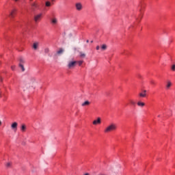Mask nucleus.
Instances as JSON below:
<instances>
[{"label":"nucleus","instance_id":"obj_1","mask_svg":"<svg viewBox=\"0 0 175 175\" xmlns=\"http://www.w3.org/2000/svg\"><path fill=\"white\" fill-rule=\"evenodd\" d=\"M117 130V125L114 123H112L109 125H108L107 127L104 129V133H109L113 131H116Z\"/></svg>","mask_w":175,"mask_h":175},{"label":"nucleus","instance_id":"obj_2","mask_svg":"<svg viewBox=\"0 0 175 175\" xmlns=\"http://www.w3.org/2000/svg\"><path fill=\"white\" fill-rule=\"evenodd\" d=\"M51 17H52V18H51V23H52L53 25H57V23H58V21H57V18H55V14H52Z\"/></svg>","mask_w":175,"mask_h":175},{"label":"nucleus","instance_id":"obj_3","mask_svg":"<svg viewBox=\"0 0 175 175\" xmlns=\"http://www.w3.org/2000/svg\"><path fill=\"white\" fill-rule=\"evenodd\" d=\"M75 8H77V10L81 11L83 9V5L81 4V3L78 2L75 3Z\"/></svg>","mask_w":175,"mask_h":175},{"label":"nucleus","instance_id":"obj_4","mask_svg":"<svg viewBox=\"0 0 175 175\" xmlns=\"http://www.w3.org/2000/svg\"><path fill=\"white\" fill-rule=\"evenodd\" d=\"M42 17V14H38V15H36L34 16V21L36 23H38V21H40L41 20Z\"/></svg>","mask_w":175,"mask_h":175},{"label":"nucleus","instance_id":"obj_5","mask_svg":"<svg viewBox=\"0 0 175 175\" xmlns=\"http://www.w3.org/2000/svg\"><path fill=\"white\" fill-rule=\"evenodd\" d=\"M172 83L171 81H167L166 84H165V89L166 90H170V88L172 87Z\"/></svg>","mask_w":175,"mask_h":175},{"label":"nucleus","instance_id":"obj_6","mask_svg":"<svg viewBox=\"0 0 175 175\" xmlns=\"http://www.w3.org/2000/svg\"><path fill=\"white\" fill-rule=\"evenodd\" d=\"M17 127H18V123L17 122H14L11 128L14 131H17Z\"/></svg>","mask_w":175,"mask_h":175},{"label":"nucleus","instance_id":"obj_7","mask_svg":"<svg viewBox=\"0 0 175 175\" xmlns=\"http://www.w3.org/2000/svg\"><path fill=\"white\" fill-rule=\"evenodd\" d=\"M77 63V62H70V63H68V68L70 69L72 68H74Z\"/></svg>","mask_w":175,"mask_h":175},{"label":"nucleus","instance_id":"obj_8","mask_svg":"<svg viewBox=\"0 0 175 175\" xmlns=\"http://www.w3.org/2000/svg\"><path fill=\"white\" fill-rule=\"evenodd\" d=\"M101 124V118H97L96 120L93 121V125H97Z\"/></svg>","mask_w":175,"mask_h":175},{"label":"nucleus","instance_id":"obj_9","mask_svg":"<svg viewBox=\"0 0 175 175\" xmlns=\"http://www.w3.org/2000/svg\"><path fill=\"white\" fill-rule=\"evenodd\" d=\"M16 9H13L12 11H11L9 16L11 18H14V16L16 14Z\"/></svg>","mask_w":175,"mask_h":175},{"label":"nucleus","instance_id":"obj_10","mask_svg":"<svg viewBox=\"0 0 175 175\" xmlns=\"http://www.w3.org/2000/svg\"><path fill=\"white\" fill-rule=\"evenodd\" d=\"M147 90H143L142 93H139L141 98H145L146 96Z\"/></svg>","mask_w":175,"mask_h":175},{"label":"nucleus","instance_id":"obj_11","mask_svg":"<svg viewBox=\"0 0 175 175\" xmlns=\"http://www.w3.org/2000/svg\"><path fill=\"white\" fill-rule=\"evenodd\" d=\"M31 7H32V10L33 11L36 10V9L38 8V4L36 3V2H33L31 4Z\"/></svg>","mask_w":175,"mask_h":175},{"label":"nucleus","instance_id":"obj_12","mask_svg":"<svg viewBox=\"0 0 175 175\" xmlns=\"http://www.w3.org/2000/svg\"><path fill=\"white\" fill-rule=\"evenodd\" d=\"M39 42H33V48L34 50H38V46H39Z\"/></svg>","mask_w":175,"mask_h":175},{"label":"nucleus","instance_id":"obj_13","mask_svg":"<svg viewBox=\"0 0 175 175\" xmlns=\"http://www.w3.org/2000/svg\"><path fill=\"white\" fill-rule=\"evenodd\" d=\"M91 104L90 102L88 100L85 101V103H82L81 106L82 107H85V106H89Z\"/></svg>","mask_w":175,"mask_h":175},{"label":"nucleus","instance_id":"obj_14","mask_svg":"<svg viewBox=\"0 0 175 175\" xmlns=\"http://www.w3.org/2000/svg\"><path fill=\"white\" fill-rule=\"evenodd\" d=\"M137 105H138V106L141 107H144L146 105L144 103H142V102H138Z\"/></svg>","mask_w":175,"mask_h":175},{"label":"nucleus","instance_id":"obj_15","mask_svg":"<svg viewBox=\"0 0 175 175\" xmlns=\"http://www.w3.org/2000/svg\"><path fill=\"white\" fill-rule=\"evenodd\" d=\"M64 49L62 48H60L59 51H57V53L58 55H62L64 53Z\"/></svg>","mask_w":175,"mask_h":175},{"label":"nucleus","instance_id":"obj_16","mask_svg":"<svg viewBox=\"0 0 175 175\" xmlns=\"http://www.w3.org/2000/svg\"><path fill=\"white\" fill-rule=\"evenodd\" d=\"M107 45H105V44H104L103 46H101V50L105 51V50H107Z\"/></svg>","mask_w":175,"mask_h":175},{"label":"nucleus","instance_id":"obj_17","mask_svg":"<svg viewBox=\"0 0 175 175\" xmlns=\"http://www.w3.org/2000/svg\"><path fill=\"white\" fill-rule=\"evenodd\" d=\"M129 102H130V105H131L133 106H135L136 105V103H135V102H134L133 100H129Z\"/></svg>","mask_w":175,"mask_h":175},{"label":"nucleus","instance_id":"obj_18","mask_svg":"<svg viewBox=\"0 0 175 175\" xmlns=\"http://www.w3.org/2000/svg\"><path fill=\"white\" fill-rule=\"evenodd\" d=\"M45 5H46V7H51V1H46Z\"/></svg>","mask_w":175,"mask_h":175},{"label":"nucleus","instance_id":"obj_19","mask_svg":"<svg viewBox=\"0 0 175 175\" xmlns=\"http://www.w3.org/2000/svg\"><path fill=\"white\" fill-rule=\"evenodd\" d=\"M26 126L25 124H23L22 126H21V131L23 132H25L26 131Z\"/></svg>","mask_w":175,"mask_h":175},{"label":"nucleus","instance_id":"obj_20","mask_svg":"<svg viewBox=\"0 0 175 175\" xmlns=\"http://www.w3.org/2000/svg\"><path fill=\"white\" fill-rule=\"evenodd\" d=\"M19 67L22 69V71H23V72H25V68L23 64H19Z\"/></svg>","mask_w":175,"mask_h":175},{"label":"nucleus","instance_id":"obj_21","mask_svg":"<svg viewBox=\"0 0 175 175\" xmlns=\"http://www.w3.org/2000/svg\"><path fill=\"white\" fill-rule=\"evenodd\" d=\"M79 55L82 58H85V53H83V52H79Z\"/></svg>","mask_w":175,"mask_h":175},{"label":"nucleus","instance_id":"obj_22","mask_svg":"<svg viewBox=\"0 0 175 175\" xmlns=\"http://www.w3.org/2000/svg\"><path fill=\"white\" fill-rule=\"evenodd\" d=\"M25 64V60L23 59V57H20V63L19 64Z\"/></svg>","mask_w":175,"mask_h":175},{"label":"nucleus","instance_id":"obj_23","mask_svg":"<svg viewBox=\"0 0 175 175\" xmlns=\"http://www.w3.org/2000/svg\"><path fill=\"white\" fill-rule=\"evenodd\" d=\"M49 48H45L44 49V53H46V54H48L49 53Z\"/></svg>","mask_w":175,"mask_h":175},{"label":"nucleus","instance_id":"obj_24","mask_svg":"<svg viewBox=\"0 0 175 175\" xmlns=\"http://www.w3.org/2000/svg\"><path fill=\"white\" fill-rule=\"evenodd\" d=\"M77 63H78V65H79V66H81L83 64V60H79V62H77Z\"/></svg>","mask_w":175,"mask_h":175},{"label":"nucleus","instance_id":"obj_25","mask_svg":"<svg viewBox=\"0 0 175 175\" xmlns=\"http://www.w3.org/2000/svg\"><path fill=\"white\" fill-rule=\"evenodd\" d=\"M171 70L172 71H175V64H172V67H171Z\"/></svg>","mask_w":175,"mask_h":175},{"label":"nucleus","instance_id":"obj_26","mask_svg":"<svg viewBox=\"0 0 175 175\" xmlns=\"http://www.w3.org/2000/svg\"><path fill=\"white\" fill-rule=\"evenodd\" d=\"M16 66H12L11 69L14 71L15 70Z\"/></svg>","mask_w":175,"mask_h":175},{"label":"nucleus","instance_id":"obj_27","mask_svg":"<svg viewBox=\"0 0 175 175\" xmlns=\"http://www.w3.org/2000/svg\"><path fill=\"white\" fill-rule=\"evenodd\" d=\"M150 84H152V85H155L154 81H150Z\"/></svg>","mask_w":175,"mask_h":175},{"label":"nucleus","instance_id":"obj_28","mask_svg":"<svg viewBox=\"0 0 175 175\" xmlns=\"http://www.w3.org/2000/svg\"><path fill=\"white\" fill-rule=\"evenodd\" d=\"M100 49V46L99 45H97V46H96V50L98 51Z\"/></svg>","mask_w":175,"mask_h":175},{"label":"nucleus","instance_id":"obj_29","mask_svg":"<svg viewBox=\"0 0 175 175\" xmlns=\"http://www.w3.org/2000/svg\"><path fill=\"white\" fill-rule=\"evenodd\" d=\"M6 166H7L8 167H10L11 166V163H7Z\"/></svg>","mask_w":175,"mask_h":175},{"label":"nucleus","instance_id":"obj_30","mask_svg":"<svg viewBox=\"0 0 175 175\" xmlns=\"http://www.w3.org/2000/svg\"><path fill=\"white\" fill-rule=\"evenodd\" d=\"M15 2H18L19 0H13Z\"/></svg>","mask_w":175,"mask_h":175},{"label":"nucleus","instance_id":"obj_31","mask_svg":"<svg viewBox=\"0 0 175 175\" xmlns=\"http://www.w3.org/2000/svg\"><path fill=\"white\" fill-rule=\"evenodd\" d=\"M86 42L89 43V40H86Z\"/></svg>","mask_w":175,"mask_h":175},{"label":"nucleus","instance_id":"obj_32","mask_svg":"<svg viewBox=\"0 0 175 175\" xmlns=\"http://www.w3.org/2000/svg\"><path fill=\"white\" fill-rule=\"evenodd\" d=\"M85 175H90L88 173L85 174Z\"/></svg>","mask_w":175,"mask_h":175},{"label":"nucleus","instance_id":"obj_33","mask_svg":"<svg viewBox=\"0 0 175 175\" xmlns=\"http://www.w3.org/2000/svg\"><path fill=\"white\" fill-rule=\"evenodd\" d=\"M139 7H142V4H139Z\"/></svg>","mask_w":175,"mask_h":175},{"label":"nucleus","instance_id":"obj_34","mask_svg":"<svg viewBox=\"0 0 175 175\" xmlns=\"http://www.w3.org/2000/svg\"><path fill=\"white\" fill-rule=\"evenodd\" d=\"M1 97V92H0V98Z\"/></svg>","mask_w":175,"mask_h":175},{"label":"nucleus","instance_id":"obj_35","mask_svg":"<svg viewBox=\"0 0 175 175\" xmlns=\"http://www.w3.org/2000/svg\"><path fill=\"white\" fill-rule=\"evenodd\" d=\"M0 80L2 81H3L2 78H0Z\"/></svg>","mask_w":175,"mask_h":175},{"label":"nucleus","instance_id":"obj_36","mask_svg":"<svg viewBox=\"0 0 175 175\" xmlns=\"http://www.w3.org/2000/svg\"><path fill=\"white\" fill-rule=\"evenodd\" d=\"M1 124H2V123H1V120H0V126L1 125Z\"/></svg>","mask_w":175,"mask_h":175},{"label":"nucleus","instance_id":"obj_37","mask_svg":"<svg viewBox=\"0 0 175 175\" xmlns=\"http://www.w3.org/2000/svg\"><path fill=\"white\" fill-rule=\"evenodd\" d=\"M161 117V116H158V118H160Z\"/></svg>","mask_w":175,"mask_h":175},{"label":"nucleus","instance_id":"obj_38","mask_svg":"<svg viewBox=\"0 0 175 175\" xmlns=\"http://www.w3.org/2000/svg\"><path fill=\"white\" fill-rule=\"evenodd\" d=\"M30 1H33V0H29Z\"/></svg>","mask_w":175,"mask_h":175},{"label":"nucleus","instance_id":"obj_39","mask_svg":"<svg viewBox=\"0 0 175 175\" xmlns=\"http://www.w3.org/2000/svg\"><path fill=\"white\" fill-rule=\"evenodd\" d=\"M93 42V41H91V43H92Z\"/></svg>","mask_w":175,"mask_h":175},{"label":"nucleus","instance_id":"obj_40","mask_svg":"<svg viewBox=\"0 0 175 175\" xmlns=\"http://www.w3.org/2000/svg\"><path fill=\"white\" fill-rule=\"evenodd\" d=\"M102 175V174H101Z\"/></svg>","mask_w":175,"mask_h":175}]
</instances>
